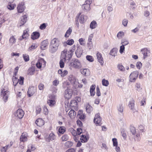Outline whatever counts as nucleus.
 Masks as SVG:
<instances>
[{
  "instance_id": "59",
  "label": "nucleus",
  "mask_w": 152,
  "mask_h": 152,
  "mask_svg": "<svg viewBox=\"0 0 152 152\" xmlns=\"http://www.w3.org/2000/svg\"><path fill=\"white\" fill-rule=\"evenodd\" d=\"M68 137L67 135L65 134L62 137L61 139L63 141H66L68 140Z\"/></svg>"
},
{
  "instance_id": "19",
  "label": "nucleus",
  "mask_w": 152,
  "mask_h": 152,
  "mask_svg": "<svg viewBox=\"0 0 152 152\" xmlns=\"http://www.w3.org/2000/svg\"><path fill=\"white\" fill-rule=\"evenodd\" d=\"M83 50L81 47H77V49L76 51L75 54L78 58L81 57L82 54Z\"/></svg>"
},
{
  "instance_id": "26",
  "label": "nucleus",
  "mask_w": 152,
  "mask_h": 152,
  "mask_svg": "<svg viewBox=\"0 0 152 152\" xmlns=\"http://www.w3.org/2000/svg\"><path fill=\"white\" fill-rule=\"evenodd\" d=\"M35 72V68L33 67H31L29 68L28 70L27 74L30 75H34Z\"/></svg>"
},
{
  "instance_id": "36",
  "label": "nucleus",
  "mask_w": 152,
  "mask_h": 152,
  "mask_svg": "<svg viewBox=\"0 0 152 152\" xmlns=\"http://www.w3.org/2000/svg\"><path fill=\"white\" fill-rule=\"evenodd\" d=\"M130 7L132 10H134L136 7V5L135 3L133 1H131L129 2Z\"/></svg>"
},
{
  "instance_id": "39",
  "label": "nucleus",
  "mask_w": 152,
  "mask_h": 152,
  "mask_svg": "<svg viewBox=\"0 0 152 152\" xmlns=\"http://www.w3.org/2000/svg\"><path fill=\"white\" fill-rule=\"evenodd\" d=\"M124 35V33L122 31L119 32L117 35V37L119 39H121Z\"/></svg>"
},
{
  "instance_id": "5",
  "label": "nucleus",
  "mask_w": 152,
  "mask_h": 152,
  "mask_svg": "<svg viewBox=\"0 0 152 152\" xmlns=\"http://www.w3.org/2000/svg\"><path fill=\"white\" fill-rule=\"evenodd\" d=\"M69 65L71 67L75 69H80L82 67L81 63L77 59H72Z\"/></svg>"
},
{
  "instance_id": "49",
  "label": "nucleus",
  "mask_w": 152,
  "mask_h": 152,
  "mask_svg": "<svg viewBox=\"0 0 152 152\" xmlns=\"http://www.w3.org/2000/svg\"><path fill=\"white\" fill-rule=\"evenodd\" d=\"M102 83L103 86H107L109 85V82L108 80L104 79L102 80Z\"/></svg>"
},
{
  "instance_id": "7",
  "label": "nucleus",
  "mask_w": 152,
  "mask_h": 152,
  "mask_svg": "<svg viewBox=\"0 0 152 152\" xmlns=\"http://www.w3.org/2000/svg\"><path fill=\"white\" fill-rule=\"evenodd\" d=\"M46 64V62L43 58L39 59L36 64L37 67L40 69L42 67L44 68L45 67Z\"/></svg>"
},
{
  "instance_id": "48",
  "label": "nucleus",
  "mask_w": 152,
  "mask_h": 152,
  "mask_svg": "<svg viewBox=\"0 0 152 152\" xmlns=\"http://www.w3.org/2000/svg\"><path fill=\"white\" fill-rule=\"evenodd\" d=\"M81 14V13L80 12L79 14L77 15V16L76 18L75 19V24L78 27H79V24L78 21V19L79 18L78 16H80Z\"/></svg>"
},
{
  "instance_id": "4",
  "label": "nucleus",
  "mask_w": 152,
  "mask_h": 152,
  "mask_svg": "<svg viewBox=\"0 0 152 152\" xmlns=\"http://www.w3.org/2000/svg\"><path fill=\"white\" fill-rule=\"evenodd\" d=\"M69 51L67 52L66 49H64L61 52V58L64 60H70L72 58V55Z\"/></svg>"
},
{
  "instance_id": "3",
  "label": "nucleus",
  "mask_w": 152,
  "mask_h": 152,
  "mask_svg": "<svg viewBox=\"0 0 152 152\" xmlns=\"http://www.w3.org/2000/svg\"><path fill=\"white\" fill-rule=\"evenodd\" d=\"M68 80L75 88L79 87L78 80L76 79L75 76L72 75H69L68 77Z\"/></svg>"
},
{
  "instance_id": "13",
  "label": "nucleus",
  "mask_w": 152,
  "mask_h": 152,
  "mask_svg": "<svg viewBox=\"0 0 152 152\" xmlns=\"http://www.w3.org/2000/svg\"><path fill=\"white\" fill-rule=\"evenodd\" d=\"M36 91V88L34 86L29 87L27 92L28 95L29 97L32 96Z\"/></svg>"
},
{
  "instance_id": "33",
  "label": "nucleus",
  "mask_w": 152,
  "mask_h": 152,
  "mask_svg": "<svg viewBox=\"0 0 152 152\" xmlns=\"http://www.w3.org/2000/svg\"><path fill=\"white\" fill-rule=\"evenodd\" d=\"M37 46H38L37 44L35 43L33 44L29 48L28 50V51H32L35 49L37 47Z\"/></svg>"
},
{
  "instance_id": "10",
  "label": "nucleus",
  "mask_w": 152,
  "mask_h": 152,
  "mask_svg": "<svg viewBox=\"0 0 152 152\" xmlns=\"http://www.w3.org/2000/svg\"><path fill=\"white\" fill-rule=\"evenodd\" d=\"M101 118L100 115V114L98 113L96 114L94 119V122L96 124L100 125L101 124Z\"/></svg>"
},
{
  "instance_id": "16",
  "label": "nucleus",
  "mask_w": 152,
  "mask_h": 152,
  "mask_svg": "<svg viewBox=\"0 0 152 152\" xmlns=\"http://www.w3.org/2000/svg\"><path fill=\"white\" fill-rule=\"evenodd\" d=\"M27 18V16L26 15H24L22 16L20 18V20L18 24V26H21L23 25L26 22Z\"/></svg>"
},
{
  "instance_id": "23",
  "label": "nucleus",
  "mask_w": 152,
  "mask_h": 152,
  "mask_svg": "<svg viewBox=\"0 0 152 152\" xmlns=\"http://www.w3.org/2000/svg\"><path fill=\"white\" fill-rule=\"evenodd\" d=\"M80 72L81 74L86 76H88L90 74L89 70L87 69H81L80 70Z\"/></svg>"
},
{
  "instance_id": "56",
  "label": "nucleus",
  "mask_w": 152,
  "mask_h": 152,
  "mask_svg": "<svg viewBox=\"0 0 152 152\" xmlns=\"http://www.w3.org/2000/svg\"><path fill=\"white\" fill-rule=\"evenodd\" d=\"M113 142V144L114 146H117L118 145V142L117 140L115 138H113L112 139Z\"/></svg>"
},
{
  "instance_id": "1",
  "label": "nucleus",
  "mask_w": 152,
  "mask_h": 152,
  "mask_svg": "<svg viewBox=\"0 0 152 152\" xmlns=\"http://www.w3.org/2000/svg\"><path fill=\"white\" fill-rule=\"evenodd\" d=\"M60 44V41L56 38L53 39L50 42V51L52 53L56 52L58 49V48Z\"/></svg>"
},
{
  "instance_id": "28",
  "label": "nucleus",
  "mask_w": 152,
  "mask_h": 152,
  "mask_svg": "<svg viewBox=\"0 0 152 152\" xmlns=\"http://www.w3.org/2000/svg\"><path fill=\"white\" fill-rule=\"evenodd\" d=\"M89 139V137L88 136L85 135H82L81 136L80 138V140L83 142H87Z\"/></svg>"
},
{
  "instance_id": "35",
  "label": "nucleus",
  "mask_w": 152,
  "mask_h": 152,
  "mask_svg": "<svg viewBox=\"0 0 152 152\" xmlns=\"http://www.w3.org/2000/svg\"><path fill=\"white\" fill-rule=\"evenodd\" d=\"M78 17L80 23H83L85 20L84 15H80Z\"/></svg>"
},
{
  "instance_id": "2",
  "label": "nucleus",
  "mask_w": 152,
  "mask_h": 152,
  "mask_svg": "<svg viewBox=\"0 0 152 152\" xmlns=\"http://www.w3.org/2000/svg\"><path fill=\"white\" fill-rule=\"evenodd\" d=\"M10 94V93L8 91V88L7 87H4L1 89V95L3 97V99L5 102H6L8 100V98Z\"/></svg>"
},
{
  "instance_id": "37",
  "label": "nucleus",
  "mask_w": 152,
  "mask_h": 152,
  "mask_svg": "<svg viewBox=\"0 0 152 152\" xmlns=\"http://www.w3.org/2000/svg\"><path fill=\"white\" fill-rule=\"evenodd\" d=\"M72 32V29L70 28H69V29L66 31L65 34V37H68L71 34Z\"/></svg>"
},
{
  "instance_id": "14",
  "label": "nucleus",
  "mask_w": 152,
  "mask_h": 152,
  "mask_svg": "<svg viewBox=\"0 0 152 152\" xmlns=\"http://www.w3.org/2000/svg\"><path fill=\"white\" fill-rule=\"evenodd\" d=\"M24 115V111L21 109L18 110L15 114V115L20 119L22 118L23 116Z\"/></svg>"
},
{
  "instance_id": "57",
  "label": "nucleus",
  "mask_w": 152,
  "mask_h": 152,
  "mask_svg": "<svg viewBox=\"0 0 152 152\" xmlns=\"http://www.w3.org/2000/svg\"><path fill=\"white\" fill-rule=\"evenodd\" d=\"M24 79V78L23 77H20V79H19V84L22 85L23 83V80Z\"/></svg>"
},
{
  "instance_id": "58",
  "label": "nucleus",
  "mask_w": 152,
  "mask_h": 152,
  "mask_svg": "<svg viewBox=\"0 0 152 152\" xmlns=\"http://www.w3.org/2000/svg\"><path fill=\"white\" fill-rule=\"evenodd\" d=\"M7 7L8 9L11 10H13L14 9L15 7L13 4H8V5L7 6Z\"/></svg>"
},
{
  "instance_id": "54",
  "label": "nucleus",
  "mask_w": 152,
  "mask_h": 152,
  "mask_svg": "<svg viewBox=\"0 0 152 152\" xmlns=\"http://www.w3.org/2000/svg\"><path fill=\"white\" fill-rule=\"evenodd\" d=\"M65 61V60H64L63 59L61 58L59 62L60 66L61 68H62L64 67V62Z\"/></svg>"
},
{
  "instance_id": "41",
  "label": "nucleus",
  "mask_w": 152,
  "mask_h": 152,
  "mask_svg": "<svg viewBox=\"0 0 152 152\" xmlns=\"http://www.w3.org/2000/svg\"><path fill=\"white\" fill-rule=\"evenodd\" d=\"M117 68L118 69L121 71L124 72L125 71V69L124 67L121 64L118 65Z\"/></svg>"
},
{
  "instance_id": "29",
  "label": "nucleus",
  "mask_w": 152,
  "mask_h": 152,
  "mask_svg": "<svg viewBox=\"0 0 152 152\" xmlns=\"http://www.w3.org/2000/svg\"><path fill=\"white\" fill-rule=\"evenodd\" d=\"M10 44L11 45L14 44L16 41V39L14 36H11L9 39Z\"/></svg>"
},
{
  "instance_id": "31",
  "label": "nucleus",
  "mask_w": 152,
  "mask_h": 152,
  "mask_svg": "<svg viewBox=\"0 0 152 152\" xmlns=\"http://www.w3.org/2000/svg\"><path fill=\"white\" fill-rule=\"evenodd\" d=\"M96 88V86L95 85H92L90 87V93L91 96H94L95 94V92L94 90Z\"/></svg>"
},
{
  "instance_id": "55",
  "label": "nucleus",
  "mask_w": 152,
  "mask_h": 152,
  "mask_svg": "<svg viewBox=\"0 0 152 152\" xmlns=\"http://www.w3.org/2000/svg\"><path fill=\"white\" fill-rule=\"evenodd\" d=\"M66 41L67 42V44L69 45H73L74 42V40L72 39L68 40Z\"/></svg>"
},
{
  "instance_id": "50",
  "label": "nucleus",
  "mask_w": 152,
  "mask_h": 152,
  "mask_svg": "<svg viewBox=\"0 0 152 152\" xmlns=\"http://www.w3.org/2000/svg\"><path fill=\"white\" fill-rule=\"evenodd\" d=\"M86 58L87 60L90 62H93L94 60L92 56H91L87 55L86 56Z\"/></svg>"
},
{
  "instance_id": "6",
  "label": "nucleus",
  "mask_w": 152,
  "mask_h": 152,
  "mask_svg": "<svg viewBox=\"0 0 152 152\" xmlns=\"http://www.w3.org/2000/svg\"><path fill=\"white\" fill-rule=\"evenodd\" d=\"M139 75V72L137 71L132 72L129 77V81L131 82L135 81Z\"/></svg>"
},
{
  "instance_id": "27",
  "label": "nucleus",
  "mask_w": 152,
  "mask_h": 152,
  "mask_svg": "<svg viewBox=\"0 0 152 152\" xmlns=\"http://www.w3.org/2000/svg\"><path fill=\"white\" fill-rule=\"evenodd\" d=\"M69 115L71 118H74L76 115V113L74 110H71L69 113Z\"/></svg>"
},
{
  "instance_id": "38",
  "label": "nucleus",
  "mask_w": 152,
  "mask_h": 152,
  "mask_svg": "<svg viewBox=\"0 0 152 152\" xmlns=\"http://www.w3.org/2000/svg\"><path fill=\"white\" fill-rule=\"evenodd\" d=\"M12 81L13 85L15 86L18 83L19 79H18L16 77L13 76V77Z\"/></svg>"
},
{
  "instance_id": "24",
  "label": "nucleus",
  "mask_w": 152,
  "mask_h": 152,
  "mask_svg": "<svg viewBox=\"0 0 152 152\" xmlns=\"http://www.w3.org/2000/svg\"><path fill=\"white\" fill-rule=\"evenodd\" d=\"M40 34L38 32H34L31 35V38L33 40L37 39L39 37Z\"/></svg>"
},
{
  "instance_id": "9",
  "label": "nucleus",
  "mask_w": 152,
  "mask_h": 152,
  "mask_svg": "<svg viewBox=\"0 0 152 152\" xmlns=\"http://www.w3.org/2000/svg\"><path fill=\"white\" fill-rule=\"evenodd\" d=\"M72 94V90L70 89H67L65 91L64 96L66 99H69L71 97Z\"/></svg>"
},
{
  "instance_id": "47",
  "label": "nucleus",
  "mask_w": 152,
  "mask_h": 152,
  "mask_svg": "<svg viewBox=\"0 0 152 152\" xmlns=\"http://www.w3.org/2000/svg\"><path fill=\"white\" fill-rule=\"evenodd\" d=\"M65 128L63 126L60 127L58 129V132L59 133L63 134L65 131Z\"/></svg>"
},
{
  "instance_id": "34",
  "label": "nucleus",
  "mask_w": 152,
  "mask_h": 152,
  "mask_svg": "<svg viewBox=\"0 0 152 152\" xmlns=\"http://www.w3.org/2000/svg\"><path fill=\"white\" fill-rule=\"evenodd\" d=\"M97 26V24L96 21L93 20L91 22L90 24V28L92 29L95 28Z\"/></svg>"
},
{
  "instance_id": "8",
  "label": "nucleus",
  "mask_w": 152,
  "mask_h": 152,
  "mask_svg": "<svg viewBox=\"0 0 152 152\" xmlns=\"http://www.w3.org/2000/svg\"><path fill=\"white\" fill-rule=\"evenodd\" d=\"M128 105L130 109L133 113H134L137 111L134 108V101L133 99H130Z\"/></svg>"
},
{
  "instance_id": "44",
  "label": "nucleus",
  "mask_w": 152,
  "mask_h": 152,
  "mask_svg": "<svg viewBox=\"0 0 152 152\" xmlns=\"http://www.w3.org/2000/svg\"><path fill=\"white\" fill-rule=\"evenodd\" d=\"M121 44L122 45H126L129 44V42L128 40L126 39H123L121 40Z\"/></svg>"
},
{
  "instance_id": "17",
  "label": "nucleus",
  "mask_w": 152,
  "mask_h": 152,
  "mask_svg": "<svg viewBox=\"0 0 152 152\" xmlns=\"http://www.w3.org/2000/svg\"><path fill=\"white\" fill-rule=\"evenodd\" d=\"M28 36L29 34L28 33V31L26 30H25L23 31V32L22 37L19 38V40H21L23 39H27Z\"/></svg>"
},
{
  "instance_id": "63",
  "label": "nucleus",
  "mask_w": 152,
  "mask_h": 152,
  "mask_svg": "<svg viewBox=\"0 0 152 152\" xmlns=\"http://www.w3.org/2000/svg\"><path fill=\"white\" fill-rule=\"evenodd\" d=\"M8 146V145H7L5 147H2L1 148V152H6L7 150V148Z\"/></svg>"
},
{
  "instance_id": "12",
  "label": "nucleus",
  "mask_w": 152,
  "mask_h": 152,
  "mask_svg": "<svg viewBox=\"0 0 152 152\" xmlns=\"http://www.w3.org/2000/svg\"><path fill=\"white\" fill-rule=\"evenodd\" d=\"M141 51L143 55V58L145 59L150 55V50L147 48H144L141 50Z\"/></svg>"
},
{
  "instance_id": "46",
  "label": "nucleus",
  "mask_w": 152,
  "mask_h": 152,
  "mask_svg": "<svg viewBox=\"0 0 152 152\" xmlns=\"http://www.w3.org/2000/svg\"><path fill=\"white\" fill-rule=\"evenodd\" d=\"M70 130L73 136L77 135V132L73 129L71 128Z\"/></svg>"
},
{
  "instance_id": "25",
  "label": "nucleus",
  "mask_w": 152,
  "mask_h": 152,
  "mask_svg": "<svg viewBox=\"0 0 152 152\" xmlns=\"http://www.w3.org/2000/svg\"><path fill=\"white\" fill-rule=\"evenodd\" d=\"M82 8L83 10L86 12H88L91 9L90 5L85 4L82 5Z\"/></svg>"
},
{
  "instance_id": "61",
  "label": "nucleus",
  "mask_w": 152,
  "mask_h": 152,
  "mask_svg": "<svg viewBox=\"0 0 152 152\" xmlns=\"http://www.w3.org/2000/svg\"><path fill=\"white\" fill-rule=\"evenodd\" d=\"M136 66L137 68L140 69L142 66V64L140 62H137L136 63Z\"/></svg>"
},
{
  "instance_id": "20",
  "label": "nucleus",
  "mask_w": 152,
  "mask_h": 152,
  "mask_svg": "<svg viewBox=\"0 0 152 152\" xmlns=\"http://www.w3.org/2000/svg\"><path fill=\"white\" fill-rule=\"evenodd\" d=\"M35 123L38 126L41 127L44 125L45 122L42 118H39L36 120Z\"/></svg>"
},
{
  "instance_id": "32",
  "label": "nucleus",
  "mask_w": 152,
  "mask_h": 152,
  "mask_svg": "<svg viewBox=\"0 0 152 152\" xmlns=\"http://www.w3.org/2000/svg\"><path fill=\"white\" fill-rule=\"evenodd\" d=\"M117 50L115 48H113L111 50L110 54L113 56L115 57L117 55Z\"/></svg>"
},
{
  "instance_id": "43",
  "label": "nucleus",
  "mask_w": 152,
  "mask_h": 152,
  "mask_svg": "<svg viewBox=\"0 0 152 152\" xmlns=\"http://www.w3.org/2000/svg\"><path fill=\"white\" fill-rule=\"evenodd\" d=\"M23 57L24 60L26 62L28 61L29 60V56L27 54H23Z\"/></svg>"
},
{
  "instance_id": "45",
  "label": "nucleus",
  "mask_w": 152,
  "mask_h": 152,
  "mask_svg": "<svg viewBox=\"0 0 152 152\" xmlns=\"http://www.w3.org/2000/svg\"><path fill=\"white\" fill-rule=\"evenodd\" d=\"M138 129L142 132H144L145 131V127L143 125H140L138 126Z\"/></svg>"
},
{
  "instance_id": "64",
  "label": "nucleus",
  "mask_w": 152,
  "mask_h": 152,
  "mask_svg": "<svg viewBox=\"0 0 152 152\" xmlns=\"http://www.w3.org/2000/svg\"><path fill=\"white\" fill-rule=\"evenodd\" d=\"M125 47L124 45L121 46L120 47V49L119 50L120 53H122L124 50Z\"/></svg>"
},
{
  "instance_id": "52",
  "label": "nucleus",
  "mask_w": 152,
  "mask_h": 152,
  "mask_svg": "<svg viewBox=\"0 0 152 152\" xmlns=\"http://www.w3.org/2000/svg\"><path fill=\"white\" fill-rule=\"evenodd\" d=\"M134 139L137 141H139L141 139L140 134L139 133L136 134L134 137Z\"/></svg>"
},
{
  "instance_id": "22",
  "label": "nucleus",
  "mask_w": 152,
  "mask_h": 152,
  "mask_svg": "<svg viewBox=\"0 0 152 152\" xmlns=\"http://www.w3.org/2000/svg\"><path fill=\"white\" fill-rule=\"evenodd\" d=\"M48 45V42L47 40H45L43 41L41 43V45L40 47L41 49L43 50H45Z\"/></svg>"
},
{
  "instance_id": "53",
  "label": "nucleus",
  "mask_w": 152,
  "mask_h": 152,
  "mask_svg": "<svg viewBox=\"0 0 152 152\" xmlns=\"http://www.w3.org/2000/svg\"><path fill=\"white\" fill-rule=\"evenodd\" d=\"M136 89L137 91H139L141 90L142 88L140 87V83H137L135 85Z\"/></svg>"
},
{
  "instance_id": "18",
  "label": "nucleus",
  "mask_w": 152,
  "mask_h": 152,
  "mask_svg": "<svg viewBox=\"0 0 152 152\" xmlns=\"http://www.w3.org/2000/svg\"><path fill=\"white\" fill-rule=\"evenodd\" d=\"M96 56L98 61L102 65L104 63V61L101 54L99 52H97L96 54Z\"/></svg>"
},
{
  "instance_id": "30",
  "label": "nucleus",
  "mask_w": 152,
  "mask_h": 152,
  "mask_svg": "<svg viewBox=\"0 0 152 152\" xmlns=\"http://www.w3.org/2000/svg\"><path fill=\"white\" fill-rule=\"evenodd\" d=\"M93 108L89 104H88L86 105V112L89 113L92 111Z\"/></svg>"
},
{
  "instance_id": "21",
  "label": "nucleus",
  "mask_w": 152,
  "mask_h": 152,
  "mask_svg": "<svg viewBox=\"0 0 152 152\" xmlns=\"http://www.w3.org/2000/svg\"><path fill=\"white\" fill-rule=\"evenodd\" d=\"M27 134L26 133H23L20 137V141L21 142H26L27 140Z\"/></svg>"
},
{
  "instance_id": "42",
  "label": "nucleus",
  "mask_w": 152,
  "mask_h": 152,
  "mask_svg": "<svg viewBox=\"0 0 152 152\" xmlns=\"http://www.w3.org/2000/svg\"><path fill=\"white\" fill-rule=\"evenodd\" d=\"M118 112L121 113H123L124 111V107L122 105H119L118 107Z\"/></svg>"
},
{
  "instance_id": "51",
  "label": "nucleus",
  "mask_w": 152,
  "mask_h": 152,
  "mask_svg": "<svg viewBox=\"0 0 152 152\" xmlns=\"http://www.w3.org/2000/svg\"><path fill=\"white\" fill-rule=\"evenodd\" d=\"M93 34H90L88 37V43L89 44H91L92 43V41L91 40H92V39L93 37Z\"/></svg>"
},
{
  "instance_id": "15",
  "label": "nucleus",
  "mask_w": 152,
  "mask_h": 152,
  "mask_svg": "<svg viewBox=\"0 0 152 152\" xmlns=\"http://www.w3.org/2000/svg\"><path fill=\"white\" fill-rule=\"evenodd\" d=\"M56 137L53 133H51L49 135L48 137L45 138V140L48 142H50V141L54 140L56 138Z\"/></svg>"
},
{
  "instance_id": "11",
  "label": "nucleus",
  "mask_w": 152,
  "mask_h": 152,
  "mask_svg": "<svg viewBox=\"0 0 152 152\" xmlns=\"http://www.w3.org/2000/svg\"><path fill=\"white\" fill-rule=\"evenodd\" d=\"M25 8V4L23 2H21L18 5L17 7L18 12L19 13H22L24 11Z\"/></svg>"
},
{
  "instance_id": "62",
  "label": "nucleus",
  "mask_w": 152,
  "mask_h": 152,
  "mask_svg": "<svg viewBox=\"0 0 152 152\" xmlns=\"http://www.w3.org/2000/svg\"><path fill=\"white\" fill-rule=\"evenodd\" d=\"M128 23V20L126 19H124L122 21V24L124 26L126 27L127 26Z\"/></svg>"
},
{
  "instance_id": "40",
  "label": "nucleus",
  "mask_w": 152,
  "mask_h": 152,
  "mask_svg": "<svg viewBox=\"0 0 152 152\" xmlns=\"http://www.w3.org/2000/svg\"><path fill=\"white\" fill-rule=\"evenodd\" d=\"M77 105V102L76 100H72L71 102L70 106L72 107H76Z\"/></svg>"
},
{
  "instance_id": "60",
  "label": "nucleus",
  "mask_w": 152,
  "mask_h": 152,
  "mask_svg": "<svg viewBox=\"0 0 152 152\" xmlns=\"http://www.w3.org/2000/svg\"><path fill=\"white\" fill-rule=\"evenodd\" d=\"M48 104L51 106H53L54 104V101L52 100H49L47 102Z\"/></svg>"
}]
</instances>
